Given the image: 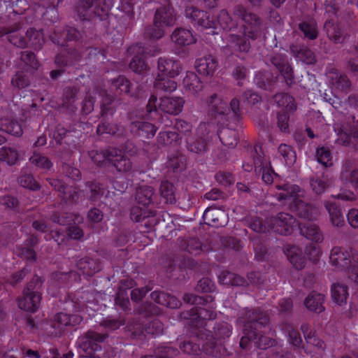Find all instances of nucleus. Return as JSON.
<instances>
[{
    "mask_svg": "<svg viewBox=\"0 0 358 358\" xmlns=\"http://www.w3.org/2000/svg\"><path fill=\"white\" fill-rule=\"evenodd\" d=\"M270 336H261L257 337V335L254 331L245 332L240 341V346L242 348H246L248 341H253L258 348L262 349H266L272 347L275 343V340L273 339V332L269 333Z\"/></svg>",
    "mask_w": 358,
    "mask_h": 358,
    "instance_id": "15",
    "label": "nucleus"
},
{
    "mask_svg": "<svg viewBox=\"0 0 358 358\" xmlns=\"http://www.w3.org/2000/svg\"><path fill=\"white\" fill-rule=\"evenodd\" d=\"M267 224L268 223L266 222ZM250 229L257 232H266L269 230L268 225L263 224L259 219H251L248 222Z\"/></svg>",
    "mask_w": 358,
    "mask_h": 358,
    "instance_id": "59",
    "label": "nucleus"
},
{
    "mask_svg": "<svg viewBox=\"0 0 358 358\" xmlns=\"http://www.w3.org/2000/svg\"><path fill=\"white\" fill-rule=\"evenodd\" d=\"M176 129L178 132V137L182 135L187 136L186 141L187 143L188 149L193 152H200L205 150L206 143L204 141V137L211 130L212 125L209 123H201L196 129V134L199 138L197 142H194L192 137L189 136L188 132L191 131V125L182 120H177L176 125Z\"/></svg>",
    "mask_w": 358,
    "mask_h": 358,
    "instance_id": "4",
    "label": "nucleus"
},
{
    "mask_svg": "<svg viewBox=\"0 0 358 358\" xmlns=\"http://www.w3.org/2000/svg\"><path fill=\"white\" fill-rule=\"evenodd\" d=\"M185 101L180 96H163L159 100L155 95H152L148 101L147 109L149 112L158 110L176 115L182 110Z\"/></svg>",
    "mask_w": 358,
    "mask_h": 358,
    "instance_id": "7",
    "label": "nucleus"
},
{
    "mask_svg": "<svg viewBox=\"0 0 358 358\" xmlns=\"http://www.w3.org/2000/svg\"><path fill=\"white\" fill-rule=\"evenodd\" d=\"M286 332L288 336L289 342L296 347H299L302 343L299 332L290 325L286 326Z\"/></svg>",
    "mask_w": 358,
    "mask_h": 358,
    "instance_id": "49",
    "label": "nucleus"
},
{
    "mask_svg": "<svg viewBox=\"0 0 358 358\" xmlns=\"http://www.w3.org/2000/svg\"><path fill=\"white\" fill-rule=\"evenodd\" d=\"M18 159V154L15 149L1 148L0 149V160L6 162L8 164H14Z\"/></svg>",
    "mask_w": 358,
    "mask_h": 358,
    "instance_id": "41",
    "label": "nucleus"
},
{
    "mask_svg": "<svg viewBox=\"0 0 358 358\" xmlns=\"http://www.w3.org/2000/svg\"><path fill=\"white\" fill-rule=\"evenodd\" d=\"M111 148L106 151L92 150L90 152V157L92 160L97 165H102L108 162V155L110 152Z\"/></svg>",
    "mask_w": 358,
    "mask_h": 358,
    "instance_id": "46",
    "label": "nucleus"
},
{
    "mask_svg": "<svg viewBox=\"0 0 358 358\" xmlns=\"http://www.w3.org/2000/svg\"><path fill=\"white\" fill-rule=\"evenodd\" d=\"M182 85L185 93L188 95H195L203 89V83L192 71H187L183 78Z\"/></svg>",
    "mask_w": 358,
    "mask_h": 358,
    "instance_id": "17",
    "label": "nucleus"
},
{
    "mask_svg": "<svg viewBox=\"0 0 358 358\" xmlns=\"http://www.w3.org/2000/svg\"><path fill=\"white\" fill-rule=\"evenodd\" d=\"M30 162L31 164L44 170H48L52 166V163L48 158L36 153L34 154L33 156L30 157Z\"/></svg>",
    "mask_w": 358,
    "mask_h": 358,
    "instance_id": "48",
    "label": "nucleus"
},
{
    "mask_svg": "<svg viewBox=\"0 0 358 358\" xmlns=\"http://www.w3.org/2000/svg\"><path fill=\"white\" fill-rule=\"evenodd\" d=\"M275 197L282 205L287 206L291 210L303 219L310 220L315 218L311 206L305 203L302 199L304 192L298 185L282 182L275 185Z\"/></svg>",
    "mask_w": 358,
    "mask_h": 358,
    "instance_id": "1",
    "label": "nucleus"
},
{
    "mask_svg": "<svg viewBox=\"0 0 358 358\" xmlns=\"http://www.w3.org/2000/svg\"><path fill=\"white\" fill-rule=\"evenodd\" d=\"M182 68L180 62L172 58L160 57L158 60L157 75L168 77L178 76Z\"/></svg>",
    "mask_w": 358,
    "mask_h": 358,
    "instance_id": "13",
    "label": "nucleus"
},
{
    "mask_svg": "<svg viewBox=\"0 0 358 358\" xmlns=\"http://www.w3.org/2000/svg\"><path fill=\"white\" fill-rule=\"evenodd\" d=\"M19 182L26 188L37 189L39 186L31 175H24L20 177Z\"/></svg>",
    "mask_w": 358,
    "mask_h": 358,
    "instance_id": "57",
    "label": "nucleus"
},
{
    "mask_svg": "<svg viewBox=\"0 0 358 358\" xmlns=\"http://www.w3.org/2000/svg\"><path fill=\"white\" fill-rule=\"evenodd\" d=\"M210 103L216 113V118L227 121L230 120H236L240 115L239 101L237 99H233L229 106L226 101L220 99L216 94L211 96Z\"/></svg>",
    "mask_w": 358,
    "mask_h": 358,
    "instance_id": "8",
    "label": "nucleus"
},
{
    "mask_svg": "<svg viewBox=\"0 0 358 358\" xmlns=\"http://www.w3.org/2000/svg\"><path fill=\"white\" fill-rule=\"evenodd\" d=\"M328 179L322 176V178H315L311 180L310 186L314 192L317 194H322L324 192L327 186Z\"/></svg>",
    "mask_w": 358,
    "mask_h": 358,
    "instance_id": "47",
    "label": "nucleus"
},
{
    "mask_svg": "<svg viewBox=\"0 0 358 358\" xmlns=\"http://www.w3.org/2000/svg\"><path fill=\"white\" fill-rule=\"evenodd\" d=\"M225 37L227 38L229 43H230V46L236 50L243 52L248 51L250 48V43L247 41L245 37H242L241 36L236 35L235 34H229L226 35Z\"/></svg>",
    "mask_w": 358,
    "mask_h": 358,
    "instance_id": "33",
    "label": "nucleus"
},
{
    "mask_svg": "<svg viewBox=\"0 0 358 358\" xmlns=\"http://www.w3.org/2000/svg\"><path fill=\"white\" fill-rule=\"evenodd\" d=\"M152 194L153 189L151 187L143 185L136 189V200L145 208L151 203Z\"/></svg>",
    "mask_w": 358,
    "mask_h": 358,
    "instance_id": "32",
    "label": "nucleus"
},
{
    "mask_svg": "<svg viewBox=\"0 0 358 358\" xmlns=\"http://www.w3.org/2000/svg\"><path fill=\"white\" fill-rule=\"evenodd\" d=\"M177 138L178 134L175 131H162L158 136L159 143L166 145L172 143Z\"/></svg>",
    "mask_w": 358,
    "mask_h": 358,
    "instance_id": "56",
    "label": "nucleus"
},
{
    "mask_svg": "<svg viewBox=\"0 0 358 358\" xmlns=\"http://www.w3.org/2000/svg\"><path fill=\"white\" fill-rule=\"evenodd\" d=\"M105 338L103 335L94 331H89L86 335L81 336L78 340V344L84 352L80 355V358H99L94 355L99 350L98 343L102 342Z\"/></svg>",
    "mask_w": 358,
    "mask_h": 358,
    "instance_id": "10",
    "label": "nucleus"
},
{
    "mask_svg": "<svg viewBox=\"0 0 358 358\" xmlns=\"http://www.w3.org/2000/svg\"><path fill=\"white\" fill-rule=\"evenodd\" d=\"M325 207L329 214L330 221L333 226L336 227H342L345 225L344 217L341 210L334 203L327 201Z\"/></svg>",
    "mask_w": 358,
    "mask_h": 358,
    "instance_id": "26",
    "label": "nucleus"
},
{
    "mask_svg": "<svg viewBox=\"0 0 358 358\" xmlns=\"http://www.w3.org/2000/svg\"><path fill=\"white\" fill-rule=\"evenodd\" d=\"M113 87L119 90L120 94L125 93L131 96L136 95V93L131 90V84L129 80L123 76H120L113 82Z\"/></svg>",
    "mask_w": 358,
    "mask_h": 358,
    "instance_id": "36",
    "label": "nucleus"
},
{
    "mask_svg": "<svg viewBox=\"0 0 358 358\" xmlns=\"http://www.w3.org/2000/svg\"><path fill=\"white\" fill-rule=\"evenodd\" d=\"M0 130L14 136H20L22 132V127L18 122L14 121L8 122L4 120H0Z\"/></svg>",
    "mask_w": 358,
    "mask_h": 358,
    "instance_id": "39",
    "label": "nucleus"
},
{
    "mask_svg": "<svg viewBox=\"0 0 358 358\" xmlns=\"http://www.w3.org/2000/svg\"><path fill=\"white\" fill-rule=\"evenodd\" d=\"M195 68L199 73L212 76L217 68V60L211 55H207L196 60Z\"/></svg>",
    "mask_w": 358,
    "mask_h": 358,
    "instance_id": "16",
    "label": "nucleus"
},
{
    "mask_svg": "<svg viewBox=\"0 0 358 358\" xmlns=\"http://www.w3.org/2000/svg\"><path fill=\"white\" fill-rule=\"evenodd\" d=\"M219 281L223 285H231L233 286H244L246 280L237 274L229 271H222L218 276Z\"/></svg>",
    "mask_w": 358,
    "mask_h": 358,
    "instance_id": "30",
    "label": "nucleus"
},
{
    "mask_svg": "<svg viewBox=\"0 0 358 358\" xmlns=\"http://www.w3.org/2000/svg\"><path fill=\"white\" fill-rule=\"evenodd\" d=\"M324 296L317 292L310 293L304 300L306 307L310 311L321 313L324 310Z\"/></svg>",
    "mask_w": 358,
    "mask_h": 358,
    "instance_id": "24",
    "label": "nucleus"
},
{
    "mask_svg": "<svg viewBox=\"0 0 358 358\" xmlns=\"http://www.w3.org/2000/svg\"><path fill=\"white\" fill-rule=\"evenodd\" d=\"M108 157V162L113 163L119 172H127L131 169L130 160L122 155L121 150L111 148Z\"/></svg>",
    "mask_w": 358,
    "mask_h": 358,
    "instance_id": "18",
    "label": "nucleus"
},
{
    "mask_svg": "<svg viewBox=\"0 0 358 358\" xmlns=\"http://www.w3.org/2000/svg\"><path fill=\"white\" fill-rule=\"evenodd\" d=\"M268 228L273 231L282 234H290L296 226V219L288 213H281L275 217L267 220Z\"/></svg>",
    "mask_w": 358,
    "mask_h": 358,
    "instance_id": "11",
    "label": "nucleus"
},
{
    "mask_svg": "<svg viewBox=\"0 0 358 358\" xmlns=\"http://www.w3.org/2000/svg\"><path fill=\"white\" fill-rule=\"evenodd\" d=\"M329 263L337 271H344L348 278L358 283V254L352 255L346 248L335 246L330 252Z\"/></svg>",
    "mask_w": 358,
    "mask_h": 358,
    "instance_id": "2",
    "label": "nucleus"
},
{
    "mask_svg": "<svg viewBox=\"0 0 358 358\" xmlns=\"http://www.w3.org/2000/svg\"><path fill=\"white\" fill-rule=\"evenodd\" d=\"M12 84L18 88H23L28 85L29 80L22 73H17L12 79Z\"/></svg>",
    "mask_w": 358,
    "mask_h": 358,
    "instance_id": "63",
    "label": "nucleus"
},
{
    "mask_svg": "<svg viewBox=\"0 0 358 358\" xmlns=\"http://www.w3.org/2000/svg\"><path fill=\"white\" fill-rule=\"evenodd\" d=\"M187 18L196 23L203 29H215L219 24L223 29L231 30L236 26V22L225 10H222L218 15L217 22L209 19V15L193 6H187L185 9Z\"/></svg>",
    "mask_w": 358,
    "mask_h": 358,
    "instance_id": "3",
    "label": "nucleus"
},
{
    "mask_svg": "<svg viewBox=\"0 0 358 358\" xmlns=\"http://www.w3.org/2000/svg\"><path fill=\"white\" fill-rule=\"evenodd\" d=\"M172 41L180 45H189L196 42L192 30L186 29H177L171 36Z\"/></svg>",
    "mask_w": 358,
    "mask_h": 358,
    "instance_id": "22",
    "label": "nucleus"
},
{
    "mask_svg": "<svg viewBox=\"0 0 358 358\" xmlns=\"http://www.w3.org/2000/svg\"><path fill=\"white\" fill-rule=\"evenodd\" d=\"M41 296L36 292L31 291L29 287L23 292V296L18 300V306L27 312H35L39 307Z\"/></svg>",
    "mask_w": 358,
    "mask_h": 358,
    "instance_id": "14",
    "label": "nucleus"
},
{
    "mask_svg": "<svg viewBox=\"0 0 358 358\" xmlns=\"http://www.w3.org/2000/svg\"><path fill=\"white\" fill-rule=\"evenodd\" d=\"M300 29L303 32L306 37L310 39H315L317 36V29L314 22H304L300 24Z\"/></svg>",
    "mask_w": 358,
    "mask_h": 358,
    "instance_id": "51",
    "label": "nucleus"
},
{
    "mask_svg": "<svg viewBox=\"0 0 358 358\" xmlns=\"http://www.w3.org/2000/svg\"><path fill=\"white\" fill-rule=\"evenodd\" d=\"M176 20L173 10L163 6L157 10L154 18V29H148L146 34L152 38L158 39L164 34V29L173 26Z\"/></svg>",
    "mask_w": 358,
    "mask_h": 358,
    "instance_id": "6",
    "label": "nucleus"
},
{
    "mask_svg": "<svg viewBox=\"0 0 358 358\" xmlns=\"http://www.w3.org/2000/svg\"><path fill=\"white\" fill-rule=\"evenodd\" d=\"M21 60L24 63L25 66H27L31 69H36L38 68V64L34 55L29 51L22 52Z\"/></svg>",
    "mask_w": 358,
    "mask_h": 358,
    "instance_id": "53",
    "label": "nucleus"
},
{
    "mask_svg": "<svg viewBox=\"0 0 358 358\" xmlns=\"http://www.w3.org/2000/svg\"><path fill=\"white\" fill-rule=\"evenodd\" d=\"M160 193L166 203H172L175 201V190L171 183L163 181L160 186Z\"/></svg>",
    "mask_w": 358,
    "mask_h": 358,
    "instance_id": "40",
    "label": "nucleus"
},
{
    "mask_svg": "<svg viewBox=\"0 0 358 358\" xmlns=\"http://www.w3.org/2000/svg\"><path fill=\"white\" fill-rule=\"evenodd\" d=\"M214 283L209 278H205L200 280L197 284L196 289L198 291L203 292H210L214 289Z\"/></svg>",
    "mask_w": 358,
    "mask_h": 358,
    "instance_id": "58",
    "label": "nucleus"
},
{
    "mask_svg": "<svg viewBox=\"0 0 358 358\" xmlns=\"http://www.w3.org/2000/svg\"><path fill=\"white\" fill-rule=\"evenodd\" d=\"M328 77L332 80V85L337 89L344 90L350 86V81L345 75L339 74L336 71H332L329 73Z\"/></svg>",
    "mask_w": 358,
    "mask_h": 358,
    "instance_id": "38",
    "label": "nucleus"
},
{
    "mask_svg": "<svg viewBox=\"0 0 358 358\" xmlns=\"http://www.w3.org/2000/svg\"><path fill=\"white\" fill-rule=\"evenodd\" d=\"M224 215L225 214L224 211L215 208H208L204 211L203 218L206 224L219 227L223 224V222L220 221V219L223 218Z\"/></svg>",
    "mask_w": 358,
    "mask_h": 358,
    "instance_id": "27",
    "label": "nucleus"
},
{
    "mask_svg": "<svg viewBox=\"0 0 358 358\" xmlns=\"http://www.w3.org/2000/svg\"><path fill=\"white\" fill-rule=\"evenodd\" d=\"M222 143L229 148H234L238 143V134L235 130L224 129L219 134Z\"/></svg>",
    "mask_w": 358,
    "mask_h": 358,
    "instance_id": "34",
    "label": "nucleus"
},
{
    "mask_svg": "<svg viewBox=\"0 0 358 358\" xmlns=\"http://www.w3.org/2000/svg\"><path fill=\"white\" fill-rule=\"evenodd\" d=\"M349 224L354 229H358V209L352 208L347 214Z\"/></svg>",
    "mask_w": 358,
    "mask_h": 358,
    "instance_id": "64",
    "label": "nucleus"
},
{
    "mask_svg": "<svg viewBox=\"0 0 358 358\" xmlns=\"http://www.w3.org/2000/svg\"><path fill=\"white\" fill-rule=\"evenodd\" d=\"M50 184L51 185V186L53 187L54 189H55L60 193V196H63L64 199H76V192L73 194L71 192V187L64 186V185L60 180L52 179L50 181Z\"/></svg>",
    "mask_w": 358,
    "mask_h": 358,
    "instance_id": "35",
    "label": "nucleus"
},
{
    "mask_svg": "<svg viewBox=\"0 0 358 358\" xmlns=\"http://www.w3.org/2000/svg\"><path fill=\"white\" fill-rule=\"evenodd\" d=\"M331 295L334 302L339 306L346 303L348 296V287L341 282L333 283L331 287Z\"/></svg>",
    "mask_w": 358,
    "mask_h": 358,
    "instance_id": "25",
    "label": "nucleus"
},
{
    "mask_svg": "<svg viewBox=\"0 0 358 358\" xmlns=\"http://www.w3.org/2000/svg\"><path fill=\"white\" fill-rule=\"evenodd\" d=\"M27 38L29 43L35 48H40L44 43L43 33L41 31L30 29L27 31Z\"/></svg>",
    "mask_w": 358,
    "mask_h": 358,
    "instance_id": "42",
    "label": "nucleus"
},
{
    "mask_svg": "<svg viewBox=\"0 0 358 358\" xmlns=\"http://www.w3.org/2000/svg\"><path fill=\"white\" fill-rule=\"evenodd\" d=\"M174 78L166 76H157L154 83L155 87L164 92H173L177 88V83L173 80Z\"/></svg>",
    "mask_w": 358,
    "mask_h": 358,
    "instance_id": "31",
    "label": "nucleus"
},
{
    "mask_svg": "<svg viewBox=\"0 0 358 358\" xmlns=\"http://www.w3.org/2000/svg\"><path fill=\"white\" fill-rule=\"evenodd\" d=\"M288 113L289 112L283 111L280 113L278 115V125L282 131H287L289 127V117Z\"/></svg>",
    "mask_w": 358,
    "mask_h": 358,
    "instance_id": "62",
    "label": "nucleus"
},
{
    "mask_svg": "<svg viewBox=\"0 0 358 358\" xmlns=\"http://www.w3.org/2000/svg\"><path fill=\"white\" fill-rule=\"evenodd\" d=\"M155 354L156 357L150 356L151 358H168L169 357L176 356L178 354V351L177 349L168 346H162L156 349Z\"/></svg>",
    "mask_w": 358,
    "mask_h": 358,
    "instance_id": "50",
    "label": "nucleus"
},
{
    "mask_svg": "<svg viewBox=\"0 0 358 358\" xmlns=\"http://www.w3.org/2000/svg\"><path fill=\"white\" fill-rule=\"evenodd\" d=\"M341 180L344 183H350L352 187H358V171L357 170H351L348 166H344L343 168L341 174Z\"/></svg>",
    "mask_w": 358,
    "mask_h": 358,
    "instance_id": "37",
    "label": "nucleus"
},
{
    "mask_svg": "<svg viewBox=\"0 0 358 358\" xmlns=\"http://www.w3.org/2000/svg\"><path fill=\"white\" fill-rule=\"evenodd\" d=\"M151 298L157 303L171 308H177L180 306V301L176 297L164 292H153Z\"/></svg>",
    "mask_w": 358,
    "mask_h": 358,
    "instance_id": "23",
    "label": "nucleus"
},
{
    "mask_svg": "<svg viewBox=\"0 0 358 358\" xmlns=\"http://www.w3.org/2000/svg\"><path fill=\"white\" fill-rule=\"evenodd\" d=\"M90 264H91V262L89 261V258H84L77 263V267L83 274L91 275L96 272L97 268L90 267Z\"/></svg>",
    "mask_w": 358,
    "mask_h": 358,
    "instance_id": "54",
    "label": "nucleus"
},
{
    "mask_svg": "<svg viewBox=\"0 0 358 358\" xmlns=\"http://www.w3.org/2000/svg\"><path fill=\"white\" fill-rule=\"evenodd\" d=\"M304 252L305 255H303L301 249L296 245H288L285 249L287 259L298 270L305 267L307 258L313 262L317 261L322 254V250L320 246L310 244L306 248Z\"/></svg>",
    "mask_w": 358,
    "mask_h": 358,
    "instance_id": "5",
    "label": "nucleus"
},
{
    "mask_svg": "<svg viewBox=\"0 0 358 358\" xmlns=\"http://www.w3.org/2000/svg\"><path fill=\"white\" fill-rule=\"evenodd\" d=\"M272 63L280 71L286 83L289 84V82L292 81L293 78L292 69L286 57L282 55H276L273 57Z\"/></svg>",
    "mask_w": 358,
    "mask_h": 358,
    "instance_id": "21",
    "label": "nucleus"
},
{
    "mask_svg": "<svg viewBox=\"0 0 358 358\" xmlns=\"http://www.w3.org/2000/svg\"><path fill=\"white\" fill-rule=\"evenodd\" d=\"M129 52L134 54L129 64L130 69L137 73H144L149 70V66L145 62L144 48L140 45H134L129 47Z\"/></svg>",
    "mask_w": 358,
    "mask_h": 358,
    "instance_id": "12",
    "label": "nucleus"
},
{
    "mask_svg": "<svg viewBox=\"0 0 358 358\" xmlns=\"http://www.w3.org/2000/svg\"><path fill=\"white\" fill-rule=\"evenodd\" d=\"M278 152L283 157V159L287 165L290 166L294 163L296 160V155L289 146L285 144H282L278 148Z\"/></svg>",
    "mask_w": 358,
    "mask_h": 358,
    "instance_id": "44",
    "label": "nucleus"
},
{
    "mask_svg": "<svg viewBox=\"0 0 358 358\" xmlns=\"http://www.w3.org/2000/svg\"><path fill=\"white\" fill-rule=\"evenodd\" d=\"M234 15L241 17L245 22L244 36L248 38H256L260 31L259 20L258 17L250 13L247 12L243 6H238L235 8Z\"/></svg>",
    "mask_w": 358,
    "mask_h": 358,
    "instance_id": "9",
    "label": "nucleus"
},
{
    "mask_svg": "<svg viewBox=\"0 0 358 358\" xmlns=\"http://www.w3.org/2000/svg\"><path fill=\"white\" fill-rule=\"evenodd\" d=\"M157 129L154 124L146 122L138 121L132 122L131 124V131L134 135L147 139L152 138Z\"/></svg>",
    "mask_w": 358,
    "mask_h": 358,
    "instance_id": "19",
    "label": "nucleus"
},
{
    "mask_svg": "<svg viewBox=\"0 0 358 358\" xmlns=\"http://www.w3.org/2000/svg\"><path fill=\"white\" fill-rule=\"evenodd\" d=\"M180 349L184 353L187 355H196L200 351L199 345L194 344L191 341L184 342L180 345Z\"/></svg>",
    "mask_w": 358,
    "mask_h": 358,
    "instance_id": "60",
    "label": "nucleus"
},
{
    "mask_svg": "<svg viewBox=\"0 0 358 358\" xmlns=\"http://www.w3.org/2000/svg\"><path fill=\"white\" fill-rule=\"evenodd\" d=\"M148 216V212L145 208L138 206L133 208L131 212V217L135 222H139Z\"/></svg>",
    "mask_w": 358,
    "mask_h": 358,
    "instance_id": "61",
    "label": "nucleus"
},
{
    "mask_svg": "<svg viewBox=\"0 0 358 358\" xmlns=\"http://www.w3.org/2000/svg\"><path fill=\"white\" fill-rule=\"evenodd\" d=\"M8 38L11 43L20 48H24L28 44L27 39L23 38L22 33L18 31H13L10 33Z\"/></svg>",
    "mask_w": 358,
    "mask_h": 358,
    "instance_id": "52",
    "label": "nucleus"
},
{
    "mask_svg": "<svg viewBox=\"0 0 358 358\" xmlns=\"http://www.w3.org/2000/svg\"><path fill=\"white\" fill-rule=\"evenodd\" d=\"M316 157L317 162L325 167L331 166L333 164L330 151L324 147L317 150Z\"/></svg>",
    "mask_w": 358,
    "mask_h": 358,
    "instance_id": "43",
    "label": "nucleus"
},
{
    "mask_svg": "<svg viewBox=\"0 0 358 358\" xmlns=\"http://www.w3.org/2000/svg\"><path fill=\"white\" fill-rule=\"evenodd\" d=\"M274 100L278 106L282 108V112H292L296 110L294 98L287 94H277L274 96Z\"/></svg>",
    "mask_w": 358,
    "mask_h": 358,
    "instance_id": "28",
    "label": "nucleus"
},
{
    "mask_svg": "<svg viewBox=\"0 0 358 358\" xmlns=\"http://www.w3.org/2000/svg\"><path fill=\"white\" fill-rule=\"evenodd\" d=\"M163 324L158 320H154L145 329V331L148 334L159 335L163 332Z\"/></svg>",
    "mask_w": 358,
    "mask_h": 358,
    "instance_id": "55",
    "label": "nucleus"
},
{
    "mask_svg": "<svg viewBox=\"0 0 358 358\" xmlns=\"http://www.w3.org/2000/svg\"><path fill=\"white\" fill-rule=\"evenodd\" d=\"M55 320L54 327L57 328L60 333L64 327L78 324L80 319L76 315L70 316L66 313H59L55 315Z\"/></svg>",
    "mask_w": 358,
    "mask_h": 358,
    "instance_id": "29",
    "label": "nucleus"
},
{
    "mask_svg": "<svg viewBox=\"0 0 358 358\" xmlns=\"http://www.w3.org/2000/svg\"><path fill=\"white\" fill-rule=\"evenodd\" d=\"M299 226L301 234L307 239L317 243H320L323 241L324 236L322 232L315 224L311 222L299 223Z\"/></svg>",
    "mask_w": 358,
    "mask_h": 358,
    "instance_id": "20",
    "label": "nucleus"
},
{
    "mask_svg": "<svg viewBox=\"0 0 358 358\" xmlns=\"http://www.w3.org/2000/svg\"><path fill=\"white\" fill-rule=\"evenodd\" d=\"M324 28L330 39L334 41L336 43H339L341 41V32L338 27L335 25L332 22H327L324 24Z\"/></svg>",
    "mask_w": 358,
    "mask_h": 358,
    "instance_id": "45",
    "label": "nucleus"
}]
</instances>
